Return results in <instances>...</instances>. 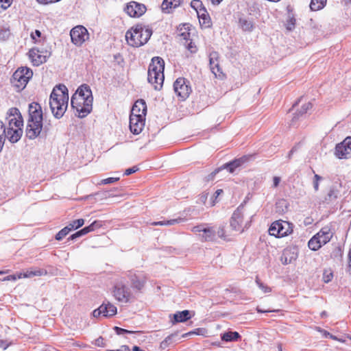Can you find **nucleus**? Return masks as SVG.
I'll return each instance as SVG.
<instances>
[{
    "label": "nucleus",
    "instance_id": "nucleus-1",
    "mask_svg": "<svg viewBox=\"0 0 351 351\" xmlns=\"http://www.w3.org/2000/svg\"><path fill=\"white\" fill-rule=\"evenodd\" d=\"M69 101L68 89L66 86L60 84L52 90L49 98V106L53 116L61 118L65 113Z\"/></svg>",
    "mask_w": 351,
    "mask_h": 351
},
{
    "label": "nucleus",
    "instance_id": "nucleus-2",
    "mask_svg": "<svg viewBox=\"0 0 351 351\" xmlns=\"http://www.w3.org/2000/svg\"><path fill=\"white\" fill-rule=\"evenodd\" d=\"M29 118L26 127V136L29 139L38 137L43 129V114L40 105L36 102L29 104Z\"/></svg>",
    "mask_w": 351,
    "mask_h": 351
},
{
    "label": "nucleus",
    "instance_id": "nucleus-3",
    "mask_svg": "<svg viewBox=\"0 0 351 351\" xmlns=\"http://www.w3.org/2000/svg\"><path fill=\"white\" fill-rule=\"evenodd\" d=\"M152 35V29L142 25H136L127 31L125 39L130 46L139 47L146 44Z\"/></svg>",
    "mask_w": 351,
    "mask_h": 351
},
{
    "label": "nucleus",
    "instance_id": "nucleus-4",
    "mask_svg": "<svg viewBox=\"0 0 351 351\" xmlns=\"http://www.w3.org/2000/svg\"><path fill=\"white\" fill-rule=\"evenodd\" d=\"M164 69L165 62L162 58L154 57L152 59L147 72V80L156 90H160L163 84Z\"/></svg>",
    "mask_w": 351,
    "mask_h": 351
},
{
    "label": "nucleus",
    "instance_id": "nucleus-5",
    "mask_svg": "<svg viewBox=\"0 0 351 351\" xmlns=\"http://www.w3.org/2000/svg\"><path fill=\"white\" fill-rule=\"evenodd\" d=\"M112 294L114 299L121 303L130 302L134 298V294L130 287L127 285V280L124 277H120L114 280Z\"/></svg>",
    "mask_w": 351,
    "mask_h": 351
},
{
    "label": "nucleus",
    "instance_id": "nucleus-6",
    "mask_svg": "<svg viewBox=\"0 0 351 351\" xmlns=\"http://www.w3.org/2000/svg\"><path fill=\"white\" fill-rule=\"evenodd\" d=\"M33 72L27 67L19 68L12 75L11 83L17 91L23 90L29 80L32 77Z\"/></svg>",
    "mask_w": 351,
    "mask_h": 351
},
{
    "label": "nucleus",
    "instance_id": "nucleus-7",
    "mask_svg": "<svg viewBox=\"0 0 351 351\" xmlns=\"http://www.w3.org/2000/svg\"><path fill=\"white\" fill-rule=\"evenodd\" d=\"M93 98L82 99L77 95H73L71 99V106L76 110L77 117L80 118L86 117L93 109Z\"/></svg>",
    "mask_w": 351,
    "mask_h": 351
},
{
    "label": "nucleus",
    "instance_id": "nucleus-8",
    "mask_svg": "<svg viewBox=\"0 0 351 351\" xmlns=\"http://www.w3.org/2000/svg\"><path fill=\"white\" fill-rule=\"evenodd\" d=\"M23 125L22 116L8 119V126L7 128L8 138L11 143H16L21 138L23 130L21 127Z\"/></svg>",
    "mask_w": 351,
    "mask_h": 351
},
{
    "label": "nucleus",
    "instance_id": "nucleus-9",
    "mask_svg": "<svg viewBox=\"0 0 351 351\" xmlns=\"http://www.w3.org/2000/svg\"><path fill=\"white\" fill-rule=\"evenodd\" d=\"M269 234L277 238H281L290 234L293 232L292 224L282 220L274 221L269 230Z\"/></svg>",
    "mask_w": 351,
    "mask_h": 351
},
{
    "label": "nucleus",
    "instance_id": "nucleus-10",
    "mask_svg": "<svg viewBox=\"0 0 351 351\" xmlns=\"http://www.w3.org/2000/svg\"><path fill=\"white\" fill-rule=\"evenodd\" d=\"M173 90L181 100L188 98L192 91L189 82L184 77H179L175 81Z\"/></svg>",
    "mask_w": 351,
    "mask_h": 351
},
{
    "label": "nucleus",
    "instance_id": "nucleus-11",
    "mask_svg": "<svg viewBox=\"0 0 351 351\" xmlns=\"http://www.w3.org/2000/svg\"><path fill=\"white\" fill-rule=\"evenodd\" d=\"M70 36L72 43L77 46H81L89 38L88 30L82 25L73 27Z\"/></svg>",
    "mask_w": 351,
    "mask_h": 351
},
{
    "label": "nucleus",
    "instance_id": "nucleus-12",
    "mask_svg": "<svg viewBox=\"0 0 351 351\" xmlns=\"http://www.w3.org/2000/svg\"><path fill=\"white\" fill-rule=\"evenodd\" d=\"M127 276L133 289L141 291L143 289L146 282V276L144 274L129 271Z\"/></svg>",
    "mask_w": 351,
    "mask_h": 351
},
{
    "label": "nucleus",
    "instance_id": "nucleus-13",
    "mask_svg": "<svg viewBox=\"0 0 351 351\" xmlns=\"http://www.w3.org/2000/svg\"><path fill=\"white\" fill-rule=\"evenodd\" d=\"M335 155L339 158L351 157V136L346 138L343 142L336 145Z\"/></svg>",
    "mask_w": 351,
    "mask_h": 351
},
{
    "label": "nucleus",
    "instance_id": "nucleus-14",
    "mask_svg": "<svg viewBox=\"0 0 351 351\" xmlns=\"http://www.w3.org/2000/svg\"><path fill=\"white\" fill-rule=\"evenodd\" d=\"M117 307L110 302H104L98 308L93 312L95 317L102 315L104 317H112L117 314Z\"/></svg>",
    "mask_w": 351,
    "mask_h": 351
},
{
    "label": "nucleus",
    "instance_id": "nucleus-15",
    "mask_svg": "<svg viewBox=\"0 0 351 351\" xmlns=\"http://www.w3.org/2000/svg\"><path fill=\"white\" fill-rule=\"evenodd\" d=\"M243 206H239L237 210L233 213L230 223L232 230L236 231H243V228L242 227L243 219Z\"/></svg>",
    "mask_w": 351,
    "mask_h": 351
},
{
    "label": "nucleus",
    "instance_id": "nucleus-16",
    "mask_svg": "<svg viewBox=\"0 0 351 351\" xmlns=\"http://www.w3.org/2000/svg\"><path fill=\"white\" fill-rule=\"evenodd\" d=\"M219 53L217 51H212L209 55V64L212 73L216 77L223 78L224 76L222 69L219 66Z\"/></svg>",
    "mask_w": 351,
    "mask_h": 351
},
{
    "label": "nucleus",
    "instance_id": "nucleus-17",
    "mask_svg": "<svg viewBox=\"0 0 351 351\" xmlns=\"http://www.w3.org/2000/svg\"><path fill=\"white\" fill-rule=\"evenodd\" d=\"M124 10L131 17H139L145 12L146 7L143 4L131 1L126 5Z\"/></svg>",
    "mask_w": 351,
    "mask_h": 351
},
{
    "label": "nucleus",
    "instance_id": "nucleus-18",
    "mask_svg": "<svg viewBox=\"0 0 351 351\" xmlns=\"http://www.w3.org/2000/svg\"><path fill=\"white\" fill-rule=\"evenodd\" d=\"M145 126V117L141 116H130V129L134 134H140Z\"/></svg>",
    "mask_w": 351,
    "mask_h": 351
},
{
    "label": "nucleus",
    "instance_id": "nucleus-19",
    "mask_svg": "<svg viewBox=\"0 0 351 351\" xmlns=\"http://www.w3.org/2000/svg\"><path fill=\"white\" fill-rule=\"evenodd\" d=\"M147 112V105L143 99L137 100L132 106L130 115L145 117Z\"/></svg>",
    "mask_w": 351,
    "mask_h": 351
},
{
    "label": "nucleus",
    "instance_id": "nucleus-20",
    "mask_svg": "<svg viewBox=\"0 0 351 351\" xmlns=\"http://www.w3.org/2000/svg\"><path fill=\"white\" fill-rule=\"evenodd\" d=\"M333 236V232L328 226L323 227L316 234L317 239L320 240V243L323 245L326 244L330 241Z\"/></svg>",
    "mask_w": 351,
    "mask_h": 351
},
{
    "label": "nucleus",
    "instance_id": "nucleus-21",
    "mask_svg": "<svg viewBox=\"0 0 351 351\" xmlns=\"http://www.w3.org/2000/svg\"><path fill=\"white\" fill-rule=\"evenodd\" d=\"M29 56L34 65L39 66L47 61V56L40 54V51L33 48L29 51Z\"/></svg>",
    "mask_w": 351,
    "mask_h": 351
},
{
    "label": "nucleus",
    "instance_id": "nucleus-22",
    "mask_svg": "<svg viewBox=\"0 0 351 351\" xmlns=\"http://www.w3.org/2000/svg\"><path fill=\"white\" fill-rule=\"evenodd\" d=\"M247 158L245 156L235 159L223 165V168L226 169L230 173H234L238 168L247 161Z\"/></svg>",
    "mask_w": 351,
    "mask_h": 351
},
{
    "label": "nucleus",
    "instance_id": "nucleus-23",
    "mask_svg": "<svg viewBox=\"0 0 351 351\" xmlns=\"http://www.w3.org/2000/svg\"><path fill=\"white\" fill-rule=\"evenodd\" d=\"M191 317V311L189 310H184L182 311H178L173 314V319L171 323L175 324L179 322H184L190 319Z\"/></svg>",
    "mask_w": 351,
    "mask_h": 351
},
{
    "label": "nucleus",
    "instance_id": "nucleus-24",
    "mask_svg": "<svg viewBox=\"0 0 351 351\" xmlns=\"http://www.w3.org/2000/svg\"><path fill=\"white\" fill-rule=\"evenodd\" d=\"M181 0H164L161 5L162 12L170 13L172 9L177 8L180 4Z\"/></svg>",
    "mask_w": 351,
    "mask_h": 351
},
{
    "label": "nucleus",
    "instance_id": "nucleus-25",
    "mask_svg": "<svg viewBox=\"0 0 351 351\" xmlns=\"http://www.w3.org/2000/svg\"><path fill=\"white\" fill-rule=\"evenodd\" d=\"M202 241H213L215 239L216 231L213 228H204L202 234H199Z\"/></svg>",
    "mask_w": 351,
    "mask_h": 351
},
{
    "label": "nucleus",
    "instance_id": "nucleus-26",
    "mask_svg": "<svg viewBox=\"0 0 351 351\" xmlns=\"http://www.w3.org/2000/svg\"><path fill=\"white\" fill-rule=\"evenodd\" d=\"M73 95H77L79 97H82V99H89V97L93 98L92 91L90 87L86 84L80 86Z\"/></svg>",
    "mask_w": 351,
    "mask_h": 351
},
{
    "label": "nucleus",
    "instance_id": "nucleus-27",
    "mask_svg": "<svg viewBox=\"0 0 351 351\" xmlns=\"http://www.w3.org/2000/svg\"><path fill=\"white\" fill-rule=\"evenodd\" d=\"M197 15L199 20V23L204 25L206 27H210V19L207 14L206 10L205 8H202L197 11Z\"/></svg>",
    "mask_w": 351,
    "mask_h": 351
},
{
    "label": "nucleus",
    "instance_id": "nucleus-28",
    "mask_svg": "<svg viewBox=\"0 0 351 351\" xmlns=\"http://www.w3.org/2000/svg\"><path fill=\"white\" fill-rule=\"evenodd\" d=\"M241 338L239 332L229 331L221 335V339L225 341H235Z\"/></svg>",
    "mask_w": 351,
    "mask_h": 351
},
{
    "label": "nucleus",
    "instance_id": "nucleus-29",
    "mask_svg": "<svg viewBox=\"0 0 351 351\" xmlns=\"http://www.w3.org/2000/svg\"><path fill=\"white\" fill-rule=\"evenodd\" d=\"M239 23L240 27L244 31L252 32L254 29L253 22L245 18L239 19Z\"/></svg>",
    "mask_w": 351,
    "mask_h": 351
},
{
    "label": "nucleus",
    "instance_id": "nucleus-30",
    "mask_svg": "<svg viewBox=\"0 0 351 351\" xmlns=\"http://www.w3.org/2000/svg\"><path fill=\"white\" fill-rule=\"evenodd\" d=\"M312 104L311 102H308L305 104H304L299 112H295L294 114V116L293 117V121H295L300 118V117H302L304 114H306L308 110L311 109Z\"/></svg>",
    "mask_w": 351,
    "mask_h": 351
},
{
    "label": "nucleus",
    "instance_id": "nucleus-31",
    "mask_svg": "<svg viewBox=\"0 0 351 351\" xmlns=\"http://www.w3.org/2000/svg\"><path fill=\"white\" fill-rule=\"evenodd\" d=\"M339 193V191L335 189V187H330L328 194L325 197V201L326 202H330L335 200L338 197Z\"/></svg>",
    "mask_w": 351,
    "mask_h": 351
},
{
    "label": "nucleus",
    "instance_id": "nucleus-32",
    "mask_svg": "<svg viewBox=\"0 0 351 351\" xmlns=\"http://www.w3.org/2000/svg\"><path fill=\"white\" fill-rule=\"evenodd\" d=\"M326 1L327 0H311L310 8L313 11L321 10L325 6Z\"/></svg>",
    "mask_w": 351,
    "mask_h": 351
},
{
    "label": "nucleus",
    "instance_id": "nucleus-33",
    "mask_svg": "<svg viewBox=\"0 0 351 351\" xmlns=\"http://www.w3.org/2000/svg\"><path fill=\"white\" fill-rule=\"evenodd\" d=\"M320 242V240L317 239V238L315 235L308 241V246L311 250L316 251L319 250L322 247V245H323V244Z\"/></svg>",
    "mask_w": 351,
    "mask_h": 351
},
{
    "label": "nucleus",
    "instance_id": "nucleus-34",
    "mask_svg": "<svg viewBox=\"0 0 351 351\" xmlns=\"http://www.w3.org/2000/svg\"><path fill=\"white\" fill-rule=\"evenodd\" d=\"M182 221V219L178 218V219H170V220L154 221V222L152 223V226H173V225L178 223Z\"/></svg>",
    "mask_w": 351,
    "mask_h": 351
},
{
    "label": "nucleus",
    "instance_id": "nucleus-35",
    "mask_svg": "<svg viewBox=\"0 0 351 351\" xmlns=\"http://www.w3.org/2000/svg\"><path fill=\"white\" fill-rule=\"evenodd\" d=\"M84 223V220L83 219H78L73 221L70 223L67 227H69V230L71 231L73 230L77 229L82 227Z\"/></svg>",
    "mask_w": 351,
    "mask_h": 351
},
{
    "label": "nucleus",
    "instance_id": "nucleus-36",
    "mask_svg": "<svg viewBox=\"0 0 351 351\" xmlns=\"http://www.w3.org/2000/svg\"><path fill=\"white\" fill-rule=\"evenodd\" d=\"M44 271L41 269L31 270L24 272L23 274V278H32L34 276H40L43 274Z\"/></svg>",
    "mask_w": 351,
    "mask_h": 351
},
{
    "label": "nucleus",
    "instance_id": "nucleus-37",
    "mask_svg": "<svg viewBox=\"0 0 351 351\" xmlns=\"http://www.w3.org/2000/svg\"><path fill=\"white\" fill-rule=\"evenodd\" d=\"M71 230H69V227L67 226L62 228L61 230H60L56 235L55 238L57 241H61L64 238Z\"/></svg>",
    "mask_w": 351,
    "mask_h": 351
},
{
    "label": "nucleus",
    "instance_id": "nucleus-38",
    "mask_svg": "<svg viewBox=\"0 0 351 351\" xmlns=\"http://www.w3.org/2000/svg\"><path fill=\"white\" fill-rule=\"evenodd\" d=\"M175 336L174 334H171L169 336H167L161 343L160 345V348L162 350L166 349L170 343L172 342V338Z\"/></svg>",
    "mask_w": 351,
    "mask_h": 351
},
{
    "label": "nucleus",
    "instance_id": "nucleus-39",
    "mask_svg": "<svg viewBox=\"0 0 351 351\" xmlns=\"http://www.w3.org/2000/svg\"><path fill=\"white\" fill-rule=\"evenodd\" d=\"M5 138H8L7 135V128L5 126V124L0 121V138L1 140H5Z\"/></svg>",
    "mask_w": 351,
    "mask_h": 351
},
{
    "label": "nucleus",
    "instance_id": "nucleus-40",
    "mask_svg": "<svg viewBox=\"0 0 351 351\" xmlns=\"http://www.w3.org/2000/svg\"><path fill=\"white\" fill-rule=\"evenodd\" d=\"M191 6L196 10L199 11V10L202 8H204L203 6L202 2L199 0H193L191 3Z\"/></svg>",
    "mask_w": 351,
    "mask_h": 351
},
{
    "label": "nucleus",
    "instance_id": "nucleus-41",
    "mask_svg": "<svg viewBox=\"0 0 351 351\" xmlns=\"http://www.w3.org/2000/svg\"><path fill=\"white\" fill-rule=\"evenodd\" d=\"M256 283L258 286V287L264 292V293H269L271 291V289L265 285H263L261 282V280L258 279V278H256Z\"/></svg>",
    "mask_w": 351,
    "mask_h": 351
},
{
    "label": "nucleus",
    "instance_id": "nucleus-42",
    "mask_svg": "<svg viewBox=\"0 0 351 351\" xmlns=\"http://www.w3.org/2000/svg\"><path fill=\"white\" fill-rule=\"evenodd\" d=\"M114 330L116 332V333L119 335H123V334H132V333L134 332V331L121 328L118 326H114Z\"/></svg>",
    "mask_w": 351,
    "mask_h": 351
},
{
    "label": "nucleus",
    "instance_id": "nucleus-43",
    "mask_svg": "<svg viewBox=\"0 0 351 351\" xmlns=\"http://www.w3.org/2000/svg\"><path fill=\"white\" fill-rule=\"evenodd\" d=\"M119 180V178H108L106 179H103L100 182V184H108L114 183Z\"/></svg>",
    "mask_w": 351,
    "mask_h": 351
},
{
    "label": "nucleus",
    "instance_id": "nucleus-44",
    "mask_svg": "<svg viewBox=\"0 0 351 351\" xmlns=\"http://www.w3.org/2000/svg\"><path fill=\"white\" fill-rule=\"evenodd\" d=\"M19 114H21L17 108H12L9 110V117H8V119L16 117V115L19 117Z\"/></svg>",
    "mask_w": 351,
    "mask_h": 351
},
{
    "label": "nucleus",
    "instance_id": "nucleus-45",
    "mask_svg": "<svg viewBox=\"0 0 351 351\" xmlns=\"http://www.w3.org/2000/svg\"><path fill=\"white\" fill-rule=\"evenodd\" d=\"M138 170V168L136 166L132 167L131 168H128L125 171L124 175L129 176L131 175L135 172H136Z\"/></svg>",
    "mask_w": 351,
    "mask_h": 351
},
{
    "label": "nucleus",
    "instance_id": "nucleus-46",
    "mask_svg": "<svg viewBox=\"0 0 351 351\" xmlns=\"http://www.w3.org/2000/svg\"><path fill=\"white\" fill-rule=\"evenodd\" d=\"M95 345L97 346H99V347H104L105 343H104V338L101 337H99L97 339H95Z\"/></svg>",
    "mask_w": 351,
    "mask_h": 351
},
{
    "label": "nucleus",
    "instance_id": "nucleus-47",
    "mask_svg": "<svg viewBox=\"0 0 351 351\" xmlns=\"http://www.w3.org/2000/svg\"><path fill=\"white\" fill-rule=\"evenodd\" d=\"M205 227H204L203 226H195L192 229V231L195 232V233H199V235L200 234H202V232H203V230L204 229Z\"/></svg>",
    "mask_w": 351,
    "mask_h": 351
},
{
    "label": "nucleus",
    "instance_id": "nucleus-48",
    "mask_svg": "<svg viewBox=\"0 0 351 351\" xmlns=\"http://www.w3.org/2000/svg\"><path fill=\"white\" fill-rule=\"evenodd\" d=\"M41 36V32L40 31L36 29L35 30L34 32H32L31 34V37L33 40H34L35 41H36V37L37 38H40Z\"/></svg>",
    "mask_w": 351,
    "mask_h": 351
},
{
    "label": "nucleus",
    "instance_id": "nucleus-49",
    "mask_svg": "<svg viewBox=\"0 0 351 351\" xmlns=\"http://www.w3.org/2000/svg\"><path fill=\"white\" fill-rule=\"evenodd\" d=\"M280 182V178L278 176H275L273 178V187L276 188L279 185V183Z\"/></svg>",
    "mask_w": 351,
    "mask_h": 351
},
{
    "label": "nucleus",
    "instance_id": "nucleus-50",
    "mask_svg": "<svg viewBox=\"0 0 351 351\" xmlns=\"http://www.w3.org/2000/svg\"><path fill=\"white\" fill-rule=\"evenodd\" d=\"M106 351H130V348L128 346H122L119 349L117 350H107Z\"/></svg>",
    "mask_w": 351,
    "mask_h": 351
},
{
    "label": "nucleus",
    "instance_id": "nucleus-51",
    "mask_svg": "<svg viewBox=\"0 0 351 351\" xmlns=\"http://www.w3.org/2000/svg\"><path fill=\"white\" fill-rule=\"evenodd\" d=\"M60 0H37V1L42 4H48L51 3H56L59 1Z\"/></svg>",
    "mask_w": 351,
    "mask_h": 351
},
{
    "label": "nucleus",
    "instance_id": "nucleus-52",
    "mask_svg": "<svg viewBox=\"0 0 351 351\" xmlns=\"http://www.w3.org/2000/svg\"><path fill=\"white\" fill-rule=\"evenodd\" d=\"M82 235L81 234L80 230L76 232L75 233L73 234L72 235L70 236V237L69 238V240H74L80 237H82Z\"/></svg>",
    "mask_w": 351,
    "mask_h": 351
},
{
    "label": "nucleus",
    "instance_id": "nucleus-53",
    "mask_svg": "<svg viewBox=\"0 0 351 351\" xmlns=\"http://www.w3.org/2000/svg\"><path fill=\"white\" fill-rule=\"evenodd\" d=\"M287 251H285L283 254L284 257H282V261L284 265H287L291 263V259L288 260L287 257L286 256Z\"/></svg>",
    "mask_w": 351,
    "mask_h": 351
},
{
    "label": "nucleus",
    "instance_id": "nucleus-54",
    "mask_svg": "<svg viewBox=\"0 0 351 351\" xmlns=\"http://www.w3.org/2000/svg\"><path fill=\"white\" fill-rule=\"evenodd\" d=\"M332 278V274L331 273L328 275H324V277H323L324 281L326 283L331 281Z\"/></svg>",
    "mask_w": 351,
    "mask_h": 351
},
{
    "label": "nucleus",
    "instance_id": "nucleus-55",
    "mask_svg": "<svg viewBox=\"0 0 351 351\" xmlns=\"http://www.w3.org/2000/svg\"><path fill=\"white\" fill-rule=\"evenodd\" d=\"M91 224L94 226L95 230L102 226L101 221H94Z\"/></svg>",
    "mask_w": 351,
    "mask_h": 351
},
{
    "label": "nucleus",
    "instance_id": "nucleus-56",
    "mask_svg": "<svg viewBox=\"0 0 351 351\" xmlns=\"http://www.w3.org/2000/svg\"><path fill=\"white\" fill-rule=\"evenodd\" d=\"M16 280V275H10L3 278V281L7 280Z\"/></svg>",
    "mask_w": 351,
    "mask_h": 351
},
{
    "label": "nucleus",
    "instance_id": "nucleus-57",
    "mask_svg": "<svg viewBox=\"0 0 351 351\" xmlns=\"http://www.w3.org/2000/svg\"><path fill=\"white\" fill-rule=\"evenodd\" d=\"M216 234H217L218 237H220V238H222L224 236V230L223 228H219L217 230V232H216Z\"/></svg>",
    "mask_w": 351,
    "mask_h": 351
},
{
    "label": "nucleus",
    "instance_id": "nucleus-58",
    "mask_svg": "<svg viewBox=\"0 0 351 351\" xmlns=\"http://www.w3.org/2000/svg\"><path fill=\"white\" fill-rule=\"evenodd\" d=\"M8 347V344L7 343L6 341L0 339V348H3L5 350Z\"/></svg>",
    "mask_w": 351,
    "mask_h": 351
},
{
    "label": "nucleus",
    "instance_id": "nucleus-59",
    "mask_svg": "<svg viewBox=\"0 0 351 351\" xmlns=\"http://www.w3.org/2000/svg\"><path fill=\"white\" fill-rule=\"evenodd\" d=\"M80 233H81V234H82V236H83V235H85V234H88V233H89V232H90V230H89V229H88V228L87 226H86V227H84V228H82V229H81V230H80Z\"/></svg>",
    "mask_w": 351,
    "mask_h": 351
},
{
    "label": "nucleus",
    "instance_id": "nucleus-60",
    "mask_svg": "<svg viewBox=\"0 0 351 351\" xmlns=\"http://www.w3.org/2000/svg\"><path fill=\"white\" fill-rule=\"evenodd\" d=\"M221 193H223V190L217 189L213 195V197H215V199H216L218 197V196L220 195Z\"/></svg>",
    "mask_w": 351,
    "mask_h": 351
},
{
    "label": "nucleus",
    "instance_id": "nucleus-61",
    "mask_svg": "<svg viewBox=\"0 0 351 351\" xmlns=\"http://www.w3.org/2000/svg\"><path fill=\"white\" fill-rule=\"evenodd\" d=\"M187 48L189 51H191L192 53L195 52V47L193 46L192 42L188 44Z\"/></svg>",
    "mask_w": 351,
    "mask_h": 351
},
{
    "label": "nucleus",
    "instance_id": "nucleus-62",
    "mask_svg": "<svg viewBox=\"0 0 351 351\" xmlns=\"http://www.w3.org/2000/svg\"><path fill=\"white\" fill-rule=\"evenodd\" d=\"M295 150H296V148H295V147H293V148L290 150V152H289L288 156H287V158H288L289 159H291V156H292L293 154L295 152Z\"/></svg>",
    "mask_w": 351,
    "mask_h": 351
},
{
    "label": "nucleus",
    "instance_id": "nucleus-63",
    "mask_svg": "<svg viewBox=\"0 0 351 351\" xmlns=\"http://www.w3.org/2000/svg\"><path fill=\"white\" fill-rule=\"evenodd\" d=\"M208 193H204L202 195H201V197L200 199H202V202H205L208 197Z\"/></svg>",
    "mask_w": 351,
    "mask_h": 351
},
{
    "label": "nucleus",
    "instance_id": "nucleus-64",
    "mask_svg": "<svg viewBox=\"0 0 351 351\" xmlns=\"http://www.w3.org/2000/svg\"><path fill=\"white\" fill-rule=\"evenodd\" d=\"M322 180V176H319L317 174H315L314 179H313L314 181L319 182Z\"/></svg>",
    "mask_w": 351,
    "mask_h": 351
}]
</instances>
